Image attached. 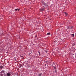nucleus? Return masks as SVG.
<instances>
[{
    "instance_id": "obj_1",
    "label": "nucleus",
    "mask_w": 76,
    "mask_h": 76,
    "mask_svg": "<svg viewBox=\"0 0 76 76\" xmlns=\"http://www.w3.org/2000/svg\"><path fill=\"white\" fill-rule=\"evenodd\" d=\"M42 3L44 5V6H45L46 7H48V5H47V4L46 3H45L44 1H42Z\"/></svg>"
},
{
    "instance_id": "obj_2",
    "label": "nucleus",
    "mask_w": 76,
    "mask_h": 76,
    "mask_svg": "<svg viewBox=\"0 0 76 76\" xmlns=\"http://www.w3.org/2000/svg\"><path fill=\"white\" fill-rule=\"evenodd\" d=\"M45 8V7H42L41 8L39 9V10L42 11H43L44 10Z\"/></svg>"
},
{
    "instance_id": "obj_3",
    "label": "nucleus",
    "mask_w": 76,
    "mask_h": 76,
    "mask_svg": "<svg viewBox=\"0 0 76 76\" xmlns=\"http://www.w3.org/2000/svg\"><path fill=\"white\" fill-rule=\"evenodd\" d=\"M7 76H10L11 75V74L10 72H8L7 73Z\"/></svg>"
},
{
    "instance_id": "obj_4",
    "label": "nucleus",
    "mask_w": 76,
    "mask_h": 76,
    "mask_svg": "<svg viewBox=\"0 0 76 76\" xmlns=\"http://www.w3.org/2000/svg\"><path fill=\"white\" fill-rule=\"evenodd\" d=\"M72 28V27H69L68 28V29H69L71 30Z\"/></svg>"
},
{
    "instance_id": "obj_5",
    "label": "nucleus",
    "mask_w": 76,
    "mask_h": 76,
    "mask_svg": "<svg viewBox=\"0 0 76 76\" xmlns=\"http://www.w3.org/2000/svg\"><path fill=\"white\" fill-rule=\"evenodd\" d=\"M65 15H66V16H68V14L67 13H66V12H65Z\"/></svg>"
},
{
    "instance_id": "obj_6",
    "label": "nucleus",
    "mask_w": 76,
    "mask_h": 76,
    "mask_svg": "<svg viewBox=\"0 0 76 76\" xmlns=\"http://www.w3.org/2000/svg\"><path fill=\"white\" fill-rule=\"evenodd\" d=\"M42 73L38 74V76H41Z\"/></svg>"
},
{
    "instance_id": "obj_7",
    "label": "nucleus",
    "mask_w": 76,
    "mask_h": 76,
    "mask_svg": "<svg viewBox=\"0 0 76 76\" xmlns=\"http://www.w3.org/2000/svg\"><path fill=\"white\" fill-rule=\"evenodd\" d=\"M50 35V33H47V35L49 36Z\"/></svg>"
},
{
    "instance_id": "obj_8",
    "label": "nucleus",
    "mask_w": 76,
    "mask_h": 76,
    "mask_svg": "<svg viewBox=\"0 0 76 76\" xmlns=\"http://www.w3.org/2000/svg\"><path fill=\"white\" fill-rule=\"evenodd\" d=\"M15 10H16V11L17 10L19 11L20 10L18 8H17V9H15Z\"/></svg>"
},
{
    "instance_id": "obj_9",
    "label": "nucleus",
    "mask_w": 76,
    "mask_h": 76,
    "mask_svg": "<svg viewBox=\"0 0 76 76\" xmlns=\"http://www.w3.org/2000/svg\"><path fill=\"white\" fill-rule=\"evenodd\" d=\"M71 36L72 37H73L74 36V34H72Z\"/></svg>"
},
{
    "instance_id": "obj_10",
    "label": "nucleus",
    "mask_w": 76,
    "mask_h": 76,
    "mask_svg": "<svg viewBox=\"0 0 76 76\" xmlns=\"http://www.w3.org/2000/svg\"><path fill=\"white\" fill-rule=\"evenodd\" d=\"M3 74H0V76H3Z\"/></svg>"
},
{
    "instance_id": "obj_11",
    "label": "nucleus",
    "mask_w": 76,
    "mask_h": 76,
    "mask_svg": "<svg viewBox=\"0 0 76 76\" xmlns=\"http://www.w3.org/2000/svg\"><path fill=\"white\" fill-rule=\"evenodd\" d=\"M3 68V66H1V67H0V68H1V69H2Z\"/></svg>"
},
{
    "instance_id": "obj_12",
    "label": "nucleus",
    "mask_w": 76,
    "mask_h": 76,
    "mask_svg": "<svg viewBox=\"0 0 76 76\" xmlns=\"http://www.w3.org/2000/svg\"><path fill=\"white\" fill-rule=\"evenodd\" d=\"M21 56V57L24 58V56Z\"/></svg>"
},
{
    "instance_id": "obj_13",
    "label": "nucleus",
    "mask_w": 76,
    "mask_h": 76,
    "mask_svg": "<svg viewBox=\"0 0 76 76\" xmlns=\"http://www.w3.org/2000/svg\"><path fill=\"white\" fill-rule=\"evenodd\" d=\"M1 72H2V73H4V71L2 70V71H1Z\"/></svg>"
},
{
    "instance_id": "obj_14",
    "label": "nucleus",
    "mask_w": 76,
    "mask_h": 76,
    "mask_svg": "<svg viewBox=\"0 0 76 76\" xmlns=\"http://www.w3.org/2000/svg\"><path fill=\"white\" fill-rule=\"evenodd\" d=\"M70 27H71L72 28H73V26H72Z\"/></svg>"
},
{
    "instance_id": "obj_15",
    "label": "nucleus",
    "mask_w": 76,
    "mask_h": 76,
    "mask_svg": "<svg viewBox=\"0 0 76 76\" xmlns=\"http://www.w3.org/2000/svg\"><path fill=\"white\" fill-rule=\"evenodd\" d=\"M38 53H39V54H40V52H38Z\"/></svg>"
},
{
    "instance_id": "obj_16",
    "label": "nucleus",
    "mask_w": 76,
    "mask_h": 76,
    "mask_svg": "<svg viewBox=\"0 0 76 76\" xmlns=\"http://www.w3.org/2000/svg\"><path fill=\"white\" fill-rule=\"evenodd\" d=\"M45 66H46V64H45Z\"/></svg>"
}]
</instances>
